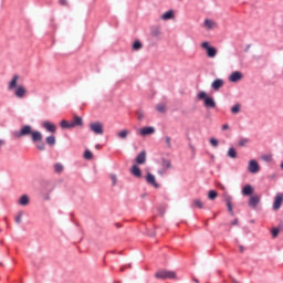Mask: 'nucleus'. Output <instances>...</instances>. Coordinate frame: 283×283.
<instances>
[{
  "instance_id": "obj_1",
  "label": "nucleus",
  "mask_w": 283,
  "mask_h": 283,
  "mask_svg": "<svg viewBox=\"0 0 283 283\" xmlns=\"http://www.w3.org/2000/svg\"><path fill=\"white\" fill-rule=\"evenodd\" d=\"M24 136H31L32 143H41V140H43V134L39 130L32 129V126L30 125L23 126L15 133L17 138H23Z\"/></svg>"
},
{
  "instance_id": "obj_2",
  "label": "nucleus",
  "mask_w": 283,
  "mask_h": 283,
  "mask_svg": "<svg viewBox=\"0 0 283 283\" xmlns=\"http://www.w3.org/2000/svg\"><path fill=\"white\" fill-rule=\"evenodd\" d=\"M197 98L199 101H203V105L208 109L216 108V99H213V97L207 96V92H205V91L199 92V94L197 95Z\"/></svg>"
},
{
  "instance_id": "obj_3",
  "label": "nucleus",
  "mask_w": 283,
  "mask_h": 283,
  "mask_svg": "<svg viewBox=\"0 0 283 283\" xmlns=\"http://www.w3.org/2000/svg\"><path fill=\"white\" fill-rule=\"evenodd\" d=\"M157 280H177L176 272L171 270H159L155 273Z\"/></svg>"
},
{
  "instance_id": "obj_4",
  "label": "nucleus",
  "mask_w": 283,
  "mask_h": 283,
  "mask_svg": "<svg viewBox=\"0 0 283 283\" xmlns=\"http://www.w3.org/2000/svg\"><path fill=\"white\" fill-rule=\"evenodd\" d=\"M201 48L206 50V54L209 59H216V55L218 54V49L211 46L209 42H202Z\"/></svg>"
},
{
  "instance_id": "obj_5",
  "label": "nucleus",
  "mask_w": 283,
  "mask_h": 283,
  "mask_svg": "<svg viewBox=\"0 0 283 283\" xmlns=\"http://www.w3.org/2000/svg\"><path fill=\"white\" fill-rule=\"evenodd\" d=\"M91 132H94L97 136H103L104 129L103 124L101 122H94L90 124Z\"/></svg>"
},
{
  "instance_id": "obj_6",
  "label": "nucleus",
  "mask_w": 283,
  "mask_h": 283,
  "mask_svg": "<svg viewBox=\"0 0 283 283\" xmlns=\"http://www.w3.org/2000/svg\"><path fill=\"white\" fill-rule=\"evenodd\" d=\"M248 171H250V174H258V171H260V164H258L255 159L250 160Z\"/></svg>"
},
{
  "instance_id": "obj_7",
  "label": "nucleus",
  "mask_w": 283,
  "mask_h": 283,
  "mask_svg": "<svg viewBox=\"0 0 283 283\" xmlns=\"http://www.w3.org/2000/svg\"><path fill=\"white\" fill-rule=\"evenodd\" d=\"M282 201H283L282 193H276V196L274 198V202H273V210L274 211H280V209L282 208Z\"/></svg>"
},
{
  "instance_id": "obj_8",
  "label": "nucleus",
  "mask_w": 283,
  "mask_h": 283,
  "mask_svg": "<svg viewBox=\"0 0 283 283\" xmlns=\"http://www.w3.org/2000/svg\"><path fill=\"white\" fill-rule=\"evenodd\" d=\"M146 182L151 187H155V189H158L160 187V185H158L156 181V176L151 175L150 172H148L146 176Z\"/></svg>"
},
{
  "instance_id": "obj_9",
  "label": "nucleus",
  "mask_w": 283,
  "mask_h": 283,
  "mask_svg": "<svg viewBox=\"0 0 283 283\" xmlns=\"http://www.w3.org/2000/svg\"><path fill=\"white\" fill-rule=\"evenodd\" d=\"M243 75L242 72L235 71L229 76L230 83H238V81H242Z\"/></svg>"
},
{
  "instance_id": "obj_10",
  "label": "nucleus",
  "mask_w": 283,
  "mask_h": 283,
  "mask_svg": "<svg viewBox=\"0 0 283 283\" xmlns=\"http://www.w3.org/2000/svg\"><path fill=\"white\" fill-rule=\"evenodd\" d=\"M14 94H15L17 98H24L25 94H28V90H25V86L20 85L15 88Z\"/></svg>"
},
{
  "instance_id": "obj_11",
  "label": "nucleus",
  "mask_w": 283,
  "mask_h": 283,
  "mask_svg": "<svg viewBox=\"0 0 283 283\" xmlns=\"http://www.w3.org/2000/svg\"><path fill=\"white\" fill-rule=\"evenodd\" d=\"M135 161L137 163V165H145V163H147V151L143 150L142 153H139Z\"/></svg>"
},
{
  "instance_id": "obj_12",
  "label": "nucleus",
  "mask_w": 283,
  "mask_h": 283,
  "mask_svg": "<svg viewBox=\"0 0 283 283\" xmlns=\"http://www.w3.org/2000/svg\"><path fill=\"white\" fill-rule=\"evenodd\" d=\"M71 127H83V117L74 115L73 120H71Z\"/></svg>"
},
{
  "instance_id": "obj_13",
  "label": "nucleus",
  "mask_w": 283,
  "mask_h": 283,
  "mask_svg": "<svg viewBox=\"0 0 283 283\" xmlns=\"http://www.w3.org/2000/svg\"><path fill=\"white\" fill-rule=\"evenodd\" d=\"M248 205L252 209H255L258 205H260V196L253 195L252 197H250Z\"/></svg>"
},
{
  "instance_id": "obj_14",
  "label": "nucleus",
  "mask_w": 283,
  "mask_h": 283,
  "mask_svg": "<svg viewBox=\"0 0 283 283\" xmlns=\"http://www.w3.org/2000/svg\"><path fill=\"white\" fill-rule=\"evenodd\" d=\"M203 28H206V30H214V28H218V23L213 20L206 19L203 21Z\"/></svg>"
},
{
  "instance_id": "obj_15",
  "label": "nucleus",
  "mask_w": 283,
  "mask_h": 283,
  "mask_svg": "<svg viewBox=\"0 0 283 283\" xmlns=\"http://www.w3.org/2000/svg\"><path fill=\"white\" fill-rule=\"evenodd\" d=\"M156 133V128L151 127V126H147L140 129L139 134L142 136H149L151 134Z\"/></svg>"
},
{
  "instance_id": "obj_16",
  "label": "nucleus",
  "mask_w": 283,
  "mask_h": 283,
  "mask_svg": "<svg viewBox=\"0 0 283 283\" xmlns=\"http://www.w3.org/2000/svg\"><path fill=\"white\" fill-rule=\"evenodd\" d=\"M223 198L227 202L229 213H231V216H233V206L231 205V196H229L228 192H224Z\"/></svg>"
},
{
  "instance_id": "obj_17",
  "label": "nucleus",
  "mask_w": 283,
  "mask_h": 283,
  "mask_svg": "<svg viewBox=\"0 0 283 283\" xmlns=\"http://www.w3.org/2000/svg\"><path fill=\"white\" fill-rule=\"evenodd\" d=\"M43 127L44 129H46V132H51V134H55L56 133V125L50 123V122H44L43 123Z\"/></svg>"
},
{
  "instance_id": "obj_18",
  "label": "nucleus",
  "mask_w": 283,
  "mask_h": 283,
  "mask_svg": "<svg viewBox=\"0 0 283 283\" xmlns=\"http://www.w3.org/2000/svg\"><path fill=\"white\" fill-rule=\"evenodd\" d=\"M222 85H224V81L221 78H217L212 82L211 87L212 90H214L216 92H218V90H220V87H222Z\"/></svg>"
},
{
  "instance_id": "obj_19",
  "label": "nucleus",
  "mask_w": 283,
  "mask_h": 283,
  "mask_svg": "<svg viewBox=\"0 0 283 283\" xmlns=\"http://www.w3.org/2000/svg\"><path fill=\"white\" fill-rule=\"evenodd\" d=\"M130 172L135 176V178H140L143 176V170H140V167H138L137 165H134L132 167Z\"/></svg>"
},
{
  "instance_id": "obj_20",
  "label": "nucleus",
  "mask_w": 283,
  "mask_h": 283,
  "mask_svg": "<svg viewBox=\"0 0 283 283\" xmlns=\"http://www.w3.org/2000/svg\"><path fill=\"white\" fill-rule=\"evenodd\" d=\"M242 196H252L253 195V186L247 185L242 188Z\"/></svg>"
},
{
  "instance_id": "obj_21",
  "label": "nucleus",
  "mask_w": 283,
  "mask_h": 283,
  "mask_svg": "<svg viewBox=\"0 0 283 283\" xmlns=\"http://www.w3.org/2000/svg\"><path fill=\"white\" fill-rule=\"evenodd\" d=\"M127 136H129V130L127 129H122L120 132L117 133V137L120 140H127Z\"/></svg>"
},
{
  "instance_id": "obj_22",
  "label": "nucleus",
  "mask_w": 283,
  "mask_h": 283,
  "mask_svg": "<svg viewBox=\"0 0 283 283\" xmlns=\"http://www.w3.org/2000/svg\"><path fill=\"white\" fill-rule=\"evenodd\" d=\"M19 82V75H13L11 82L9 83L8 90H14L17 83Z\"/></svg>"
},
{
  "instance_id": "obj_23",
  "label": "nucleus",
  "mask_w": 283,
  "mask_h": 283,
  "mask_svg": "<svg viewBox=\"0 0 283 283\" xmlns=\"http://www.w3.org/2000/svg\"><path fill=\"white\" fill-rule=\"evenodd\" d=\"M19 205L22 207L30 205V197H28V195H23L19 200Z\"/></svg>"
},
{
  "instance_id": "obj_24",
  "label": "nucleus",
  "mask_w": 283,
  "mask_h": 283,
  "mask_svg": "<svg viewBox=\"0 0 283 283\" xmlns=\"http://www.w3.org/2000/svg\"><path fill=\"white\" fill-rule=\"evenodd\" d=\"M161 19H163V21H169L170 19H174V11L169 10V11L165 12L161 15Z\"/></svg>"
},
{
  "instance_id": "obj_25",
  "label": "nucleus",
  "mask_w": 283,
  "mask_h": 283,
  "mask_svg": "<svg viewBox=\"0 0 283 283\" xmlns=\"http://www.w3.org/2000/svg\"><path fill=\"white\" fill-rule=\"evenodd\" d=\"M45 140H46V144L50 145L51 147L56 145V137H54V135L46 137Z\"/></svg>"
},
{
  "instance_id": "obj_26",
  "label": "nucleus",
  "mask_w": 283,
  "mask_h": 283,
  "mask_svg": "<svg viewBox=\"0 0 283 283\" xmlns=\"http://www.w3.org/2000/svg\"><path fill=\"white\" fill-rule=\"evenodd\" d=\"M60 125H61V127H62V129H72V124H71V122H67V120H65V119H63L61 123H60Z\"/></svg>"
},
{
  "instance_id": "obj_27",
  "label": "nucleus",
  "mask_w": 283,
  "mask_h": 283,
  "mask_svg": "<svg viewBox=\"0 0 283 283\" xmlns=\"http://www.w3.org/2000/svg\"><path fill=\"white\" fill-rule=\"evenodd\" d=\"M192 205H193L195 207H197V209H203V207H205V205L202 203V200H200V199H195V200L192 201Z\"/></svg>"
},
{
  "instance_id": "obj_28",
  "label": "nucleus",
  "mask_w": 283,
  "mask_h": 283,
  "mask_svg": "<svg viewBox=\"0 0 283 283\" xmlns=\"http://www.w3.org/2000/svg\"><path fill=\"white\" fill-rule=\"evenodd\" d=\"M157 112H159L160 114H165V112L167 111V106H165V104H158L156 106Z\"/></svg>"
},
{
  "instance_id": "obj_29",
  "label": "nucleus",
  "mask_w": 283,
  "mask_h": 283,
  "mask_svg": "<svg viewBox=\"0 0 283 283\" xmlns=\"http://www.w3.org/2000/svg\"><path fill=\"white\" fill-rule=\"evenodd\" d=\"M229 158H238V153L235 151V148H230L228 150Z\"/></svg>"
},
{
  "instance_id": "obj_30",
  "label": "nucleus",
  "mask_w": 283,
  "mask_h": 283,
  "mask_svg": "<svg viewBox=\"0 0 283 283\" xmlns=\"http://www.w3.org/2000/svg\"><path fill=\"white\" fill-rule=\"evenodd\" d=\"M92 158H94V154H92V153L90 151V149H86V150L84 151V159H85V160H92Z\"/></svg>"
},
{
  "instance_id": "obj_31",
  "label": "nucleus",
  "mask_w": 283,
  "mask_h": 283,
  "mask_svg": "<svg viewBox=\"0 0 283 283\" xmlns=\"http://www.w3.org/2000/svg\"><path fill=\"white\" fill-rule=\"evenodd\" d=\"M208 198L209 200H216V198H218V192L216 190H210L208 192Z\"/></svg>"
},
{
  "instance_id": "obj_32",
  "label": "nucleus",
  "mask_w": 283,
  "mask_h": 283,
  "mask_svg": "<svg viewBox=\"0 0 283 283\" xmlns=\"http://www.w3.org/2000/svg\"><path fill=\"white\" fill-rule=\"evenodd\" d=\"M161 165L164 169H171V161L169 159H164Z\"/></svg>"
},
{
  "instance_id": "obj_33",
  "label": "nucleus",
  "mask_w": 283,
  "mask_h": 283,
  "mask_svg": "<svg viewBox=\"0 0 283 283\" xmlns=\"http://www.w3.org/2000/svg\"><path fill=\"white\" fill-rule=\"evenodd\" d=\"M143 49V43L140 41H135L133 44V50L138 51Z\"/></svg>"
},
{
  "instance_id": "obj_34",
  "label": "nucleus",
  "mask_w": 283,
  "mask_h": 283,
  "mask_svg": "<svg viewBox=\"0 0 283 283\" xmlns=\"http://www.w3.org/2000/svg\"><path fill=\"white\" fill-rule=\"evenodd\" d=\"M54 171H55V174H61L63 171V165L55 164L54 165Z\"/></svg>"
},
{
  "instance_id": "obj_35",
  "label": "nucleus",
  "mask_w": 283,
  "mask_h": 283,
  "mask_svg": "<svg viewBox=\"0 0 283 283\" xmlns=\"http://www.w3.org/2000/svg\"><path fill=\"white\" fill-rule=\"evenodd\" d=\"M36 149H39V151H45V143L43 142L38 143Z\"/></svg>"
},
{
  "instance_id": "obj_36",
  "label": "nucleus",
  "mask_w": 283,
  "mask_h": 283,
  "mask_svg": "<svg viewBox=\"0 0 283 283\" xmlns=\"http://www.w3.org/2000/svg\"><path fill=\"white\" fill-rule=\"evenodd\" d=\"M232 114H239L240 113V104L234 105L231 108Z\"/></svg>"
},
{
  "instance_id": "obj_37",
  "label": "nucleus",
  "mask_w": 283,
  "mask_h": 283,
  "mask_svg": "<svg viewBox=\"0 0 283 283\" xmlns=\"http://www.w3.org/2000/svg\"><path fill=\"white\" fill-rule=\"evenodd\" d=\"M280 235V228H273L272 229V237L277 238Z\"/></svg>"
},
{
  "instance_id": "obj_38",
  "label": "nucleus",
  "mask_w": 283,
  "mask_h": 283,
  "mask_svg": "<svg viewBox=\"0 0 283 283\" xmlns=\"http://www.w3.org/2000/svg\"><path fill=\"white\" fill-rule=\"evenodd\" d=\"M165 143L168 149H171V137L169 136L165 137Z\"/></svg>"
},
{
  "instance_id": "obj_39",
  "label": "nucleus",
  "mask_w": 283,
  "mask_h": 283,
  "mask_svg": "<svg viewBox=\"0 0 283 283\" xmlns=\"http://www.w3.org/2000/svg\"><path fill=\"white\" fill-rule=\"evenodd\" d=\"M22 218H23V212H19L18 216L15 217L17 224H21Z\"/></svg>"
},
{
  "instance_id": "obj_40",
  "label": "nucleus",
  "mask_w": 283,
  "mask_h": 283,
  "mask_svg": "<svg viewBox=\"0 0 283 283\" xmlns=\"http://www.w3.org/2000/svg\"><path fill=\"white\" fill-rule=\"evenodd\" d=\"M248 143H249V140L247 138L240 139L239 147H244Z\"/></svg>"
},
{
  "instance_id": "obj_41",
  "label": "nucleus",
  "mask_w": 283,
  "mask_h": 283,
  "mask_svg": "<svg viewBox=\"0 0 283 283\" xmlns=\"http://www.w3.org/2000/svg\"><path fill=\"white\" fill-rule=\"evenodd\" d=\"M210 145H212V147H218V145H219L218 139L211 138L210 139Z\"/></svg>"
},
{
  "instance_id": "obj_42",
  "label": "nucleus",
  "mask_w": 283,
  "mask_h": 283,
  "mask_svg": "<svg viewBox=\"0 0 283 283\" xmlns=\"http://www.w3.org/2000/svg\"><path fill=\"white\" fill-rule=\"evenodd\" d=\"M262 160H264L265 163H271L272 157L269 155H264V156H262Z\"/></svg>"
},
{
  "instance_id": "obj_43",
  "label": "nucleus",
  "mask_w": 283,
  "mask_h": 283,
  "mask_svg": "<svg viewBox=\"0 0 283 283\" xmlns=\"http://www.w3.org/2000/svg\"><path fill=\"white\" fill-rule=\"evenodd\" d=\"M111 180H112V182H113V186H115L116 185V182H117V177H116V175H111Z\"/></svg>"
},
{
  "instance_id": "obj_44",
  "label": "nucleus",
  "mask_w": 283,
  "mask_h": 283,
  "mask_svg": "<svg viewBox=\"0 0 283 283\" xmlns=\"http://www.w3.org/2000/svg\"><path fill=\"white\" fill-rule=\"evenodd\" d=\"M137 116H138V120H143V118H145V114L140 111L137 113Z\"/></svg>"
},
{
  "instance_id": "obj_45",
  "label": "nucleus",
  "mask_w": 283,
  "mask_h": 283,
  "mask_svg": "<svg viewBox=\"0 0 283 283\" xmlns=\"http://www.w3.org/2000/svg\"><path fill=\"white\" fill-rule=\"evenodd\" d=\"M219 188H220L222 191H226V192H227V187H224V185L220 184V185H219Z\"/></svg>"
},
{
  "instance_id": "obj_46",
  "label": "nucleus",
  "mask_w": 283,
  "mask_h": 283,
  "mask_svg": "<svg viewBox=\"0 0 283 283\" xmlns=\"http://www.w3.org/2000/svg\"><path fill=\"white\" fill-rule=\"evenodd\" d=\"M165 171H167V169H165V168L163 170H159L158 171L159 176H165Z\"/></svg>"
},
{
  "instance_id": "obj_47",
  "label": "nucleus",
  "mask_w": 283,
  "mask_h": 283,
  "mask_svg": "<svg viewBox=\"0 0 283 283\" xmlns=\"http://www.w3.org/2000/svg\"><path fill=\"white\" fill-rule=\"evenodd\" d=\"M61 6H67V0H60Z\"/></svg>"
},
{
  "instance_id": "obj_48",
  "label": "nucleus",
  "mask_w": 283,
  "mask_h": 283,
  "mask_svg": "<svg viewBox=\"0 0 283 283\" xmlns=\"http://www.w3.org/2000/svg\"><path fill=\"white\" fill-rule=\"evenodd\" d=\"M153 34H154L155 36H158V35L160 34V30L156 29V31L153 32Z\"/></svg>"
},
{
  "instance_id": "obj_49",
  "label": "nucleus",
  "mask_w": 283,
  "mask_h": 283,
  "mask_svg": "<svg viewBox=\"0 0 283 283\" xmlns=\"http://www.w3.org/2000/svg\"><path fill=\"white\" fill-rule=\"evenodd\" d=\"M227 129H229V124L222 125V130L224 132V130H227Z\"/></svg>"
},
{
  "instance_id": "obj_50",
  "label": "nucleus",
  "mask_w": 283,
  "mask_h": 283,
  "mask_svg": "<svg viewBox=\"0 0 283 283\" xmlns=\"http://www.w3.org/2000/svg\"><path fill=\"white\" fill-rule=\"evenodd\" d=\"M3 145H6V140L0 139V149H1V147H3Z\"/></svg>"
},
{
  "instance_id": "obj_51",
  "label": "nucleus",
  "mask_w": 283,
  "mask_h": 283,
  "mask_svg": "<svg viewBox=\"0 0 283 283\" xmlns=\"http://www.w3.org/2000/svg\"><path fill=\"white\" fill-rule=\"evenodd\" d=\"M239 251H240V253H244V247L240 245Z\"/></svg>"
},
{
  "instance_id": "obj_52",
  "label": "nucleus",
  "mask_w": 283,
  "mask_h": 283,
  "mask_svg": "<svg viewBox=\"0 0 283 283\" xmlns=\"http://www.w3.org/2000/svg\"><path fill=\"white\" fill-rule=\"evenodd\" d=\"M232 224H233V226L238 224V219H234V220L232 221Z\"/></svg>"
},
{
  "instance_id": "obj_53",
  "label": "nucleus",
  "mask_w": 283,
  "mask_h": 283,
  "mask_svg": "<svg viewBox=\"0 0 283 283\" xmlns=\"http://www.w3.org/2000/svg\"><path fill=\"white\" fill-rule=\"evenodd\" d=\"M280 231L283 230V222L279 226Z\"/></svg>"
},
{
  "instance_id": "obj_54",
  "label": "nucleus",
  "mask_w": 283,
  "mask_h": 283,
  "mask_svg": "<svg viewBox=\"0 0 283 283\" xmlns=\"http://www.w3.org/2000/svg\"><path fill=\"white\" fill-rule=\"evenodd\" d=\"M45 200H50V195H48V196L45 197Z\"/></svg>"
},
{
  "instance_id": "obj_55",
  "label": "nucleus",
  "mask_w": 283,
  "mask_h": 283,
  "mask_svg": "<svg viewBox=\"0 0 283 283\" xmlns=\"http://www.w3.org/2000/svg\"><path fill=\"white\" fill-rule=\"evenodd\" d=\"M193 282L199 283L198 279H193Z\"/></svg>"
},
{
  "instance_id": "obj_56",
  "label": "nucleus",
  "mask_w": 283,
  "mask_h": 283,
  "mask_svg": "<svg viewBox=\"0 0 283 283\" xmlns=\"http://www.w3.org/2000/svg\"><path fill=\"white\" fill-rule=\"evenodd\" d=\"M120 271H125V268H122Z\"/></svg>"
}]
</instances>
